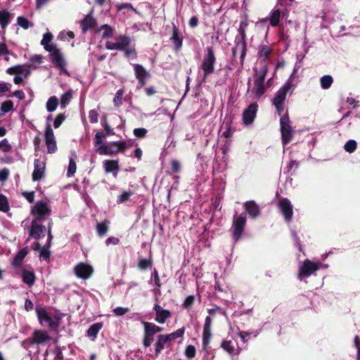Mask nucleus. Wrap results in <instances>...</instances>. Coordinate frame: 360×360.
<instances>
[{
  "mask_svg": "<svg viewBox=\"0 0 360 360\" xmlns=\"http://www.w3.org/2000/svg\"><path fill=\"white\" fill-rule=\"evenodd\" d=\"M185 330V327H181V328H179L176 331L165 335L166 336L169 342L171 343L172 341H174L176 338H182L184 335Z\"/></svg>",
  "mask_w": 360,
  "mask_h": 360,
  "instance_id": "a19ab883",
  "label": "nucleus"
},
{
  "mask_svg": "<svg viewBox=\"0 0 360 360\" xmlns=\"http://www.w3.org/2000/svg\"><path fill=\"white\" fill-rule=\"evenodd\" d=\"M170 342L165 335H159L155 344V356H158L165 347H169Z\"/></svg>",
  "mask_w": 360,
  "mask_h": 360,
  "instance_id": "b1692460",
  "label": "nucleus"
},
{
  "mask_svg": "<svg viewBox=\"0 0 360 360\" xmlns=\"http://www.w3.org/2000/svg\"><path fill=\"white\" fill-rule=\"evenodd\" d=\"M143 345L145 348H147L151 345L154 340L155 333L154 332L150 329V328L143 321Z\"/></svg>",
  "mask_w": 360,
  "mask_h": 360,
  "instance_id": "393cba45",
  "label": "nucleus"
},
{
  "mask_svg": "<svg viewBox=\"0 0 360 360\" xmlns=\"http://www.w3.org/2000/svg\"><path fill=\"white\" fill-rule=\"evenodd\" d=\"M49 248L47 245L44 246L41 248L39 257L40 258H42L43 259H49L51 256V252L49 250Z\"/></svg>",
  "mask_w": 360,
  "mask_h": 360,
  "instance_id": "69168bd1",
  "label": "nucleus"
},
{
  "mask_svg": "<svg viewBox=\"0 0 360 360\" xmlns=\"http://www.w3.org/2000/svg\"><path fill=\"white\" fill-rule=\"evenodd\" d=\"M254 71L255 72L256 79L255 82H260L261 83L264 84V80L266 78V73L268 72L267 65L264 63L261 70L258 72L256 68H254Z\"/></svg>",
  "mask_w": 360,
  "mask_h": 360,
  "instance_id": "f704fd0d",
  "label": "nucleus"
},
{
  "mask_svg": "<svg viewBox=\"0 0 360 360\" xmlns=\"http://www.w3.org/2000/svg\"><path fill=\"white\" fill-rule=\"evenodd\" d=\"M51 209L43 201H37L31 209V214L34 217L33 221H42L46 216L50 215Z\"/></svg>",
  "mask_w": 360,
  "mask_h": 360,
  "instance_id": "6e6552de",
  "label": "nucleus"
},
{
  "mask_svg": "<svg viewBox=\"0 0 360 360\" xmlns=\"http://www.w3.org/2000/svg\"><path fill=\"white\" fill-rule=\"evenodd\" d=\"M117 11L120 12L122 10H129V11H133L136 13H138L137 9L135 8L130 3H120L117 4L116 6Z\"/></svg>",
  "mask_w": 360,
  "mask_h": 360,
  "instance_id": "09e8293b",
  "label": "nucleus"
},
{
  "mask_svg": "<svg viewBox=\"0 0 360 360\" xmlns=\"http://www.w3.org/2000/svg\"><path fill=\"white\" fill-rule=\"evenodd\" d=\"M10 210L9 202L7 198L0 193V211L2 212H7Z\"/></svg>",
  "mask_w": 360,
  "mask_h": 360,
  "instance_id": "a18cd8bd",
  "label": "nucleus"
},
{
  "mask_svg": "<svg viewBox=\"0 0 360 360\" xmlns=\"http://www.w3.org/2000/svg\"><path fill=\"white\" fill-rule=\"evenodd\" d=\"M133 68L139 85L138 88H142L146 85V80L150 77V74L141 65L134 64Z\"/></svg>",
  "mask_w": 360,
  "mask_h": 360,
  "instance_id": "4468645a",
  "label": "nucleus"
},
{
  "mask_svg": "<svg viewBox=\"0 0 360 360\" xmlns=\"http://www.w3.org/2000/svg\"><path fill=\"white\" fill-rule=\"evenodd\" d=\"M13 108V102L11 100L3 102L1 105V114H6Z\"/></svg>",
  "mask_w": 360,
  "mask_h": 360,
  "instance_id": "8fccbe9b",
  "label": "nucleus"
},
{
  "mask_svg": "<svg viewBox=\"0 0 360 360\" xmlns=\"http://www.w3.org/2000/svg\"><path fill=\"white\" fill-rule=\"evenodd\" d=\"M22 280L27 285L32 286L35 283L36 276L34 271L23 269L22 271Z\"/></svg>",
  "mask_w": 360,
  "mask_h": 360,
  "instance_id": "c756f323",
  "label": "nucleus"
},
{
  "mask_svg": "<svg viewBox=\"0 0 360 360\" xmlns=\"http://www.w3.org/2000/svg\"><path fill=\"white\" fill-rule=\"evenodd\" d=\"M134 134L137 138H144L148 132L145 128H136L134 129Z\"/></svg>",
  "mask_w": 360,
  "mask_h": 360,
  "instance_id": "774afa93",
  "label": "nucleus"
},
{
  "mask_svg": "<svg viewBox=\"0 0 360 360\" xmlns=\"http://www.w3.org/2000/svg\"><path fill=\"white\" fill-rule=\"evenodd\" d=\"M132 194L133 193L130 191L122 192L117 199V202L122 203L127 201Z\"/></svg>",
  "mask_w": 360,
  "mask_h": 360,
  "instance_id": "052dcab7",
  "label": "nucleus"
},
{
  "mask_svg": "<svg viewBox=\"0 0 360 360\" xmlns=\"http://www.w3.org/2000/svg\"><path fill=\"white\" fill-rule=\"evenodd\" d=\"M46 163L39 159H35L34 162V171L32 179L34 181H40L45 176Z\"/></svg>",
  "mask_w": 360,
  "mask_h": 360,
  "instance_id": "a211bd4d",
  "label": "nucleus"
},
{
  "mask_svg": "<svg viewBox=\"0 0 360 360\" xmlns=\"http://www.w3.org/2000/svg\"><path fill=\"white\" fill-rule=\"evenodd\" d=\"M129 46H106L108 49L113 50V49H120L124 51V55L125 57L128 58L130 56H134V58L136 57V53L134 48H128Z\"/></svg>",
  "mask_w": 360,
  "mask_h": 360,
  "instance_id": "e433bc0d",
  "label": "nucleus"
},
{
  "mask_svg": "<svg viewBox=\"0 0 360 360\" xmlns=\"http://www.w3.org/2000/svg\"><path fill=\"white\" fill-rule=\"evenodd\" d=\"M153 266V262L151 259H140L138 262V267L141 270H146L148 268H151Z\"/></svg>",
  "mask_w": 360,
  "mask_h": 360,
  "instance_id": "864d4df0",
  "label": "nucleus"
},
{
  "mask_svg": "<svg viewBox=\"0 0 360 360\" xmlns=\"http://www.w3.org/2000/svg\"><path fill=\"white\" fill-rule=\"evenodd\" d=\"M39 221H32L31 226L29 232V237L26 240L27 243L30 238L39 240L44 236L46 227L44 225L39 224Z\"/></svg>",
  "mask_w": 360,
  "mask_h": 360,
  "instance_id": "f3484780",
  "label": "nucleus"
},
{
  "mask_svg": "<svg viewBox=\"0 0 360 360\" xmlns=\"http://www.w3.org/2000/svg\"><path fill=\"white\" fill-rule=\"evenodd\" d=\"M72 97V90L70 89L60 97V108H65L70 102Z\"/></svg>",
  "mask_w": 360,
  "mask_h": 360,
  "instance_id": "79ce46f5",
  "label": "nucleus"
},
{
  "mask_svg": "<svg viewBox=\"0 0 360 360\" xmlns=\"http://www.w3.org/2000/svg\"><path fill=\"white\" fill-rule=\"evenodd\" d=\"M360 34L359 27L350 26L347 28L345 25L340 27V32L336 36H345L348 34L358 35Z\"/></svg>",
  "mask_w": 360,
  "mask_h": 360,
  "instance_id": "473e14b6",
  "label": "nucleus"
},
{
  "mask_svg": "<svg viewBox=\"0 0 360 360\" xmlns=\"http://www.w3.org/2000/svg\"><path fill=\"white\" fill-rule=\"evenodd\" d=\"M123 94V89H120L117 91L113 99V103L115 107H120L122 104Z\"/></svg>",
  "mask_w": 360,
  "mask_h": 360,
  "instance_id": "6e6d98bb",
  "label": "nucleus"
},
{
  "mask_svg": "<svg viewBox=\"0 0 360 360\" xmlns=\"http://www.w3.org/2000/svg\"><path fill=\"white\" fill-rule=\"evenodd\" d=\"M243 207L246 214H248L252 219H256L260 214V209L259 205L254 201H246L243 204Z\"/></svg>",
  "mask_w": 360,
  "mask_h": 360,
  "instance_id": "412c9836",
  "label": "nucleus"
},
{
  "mask_svg": "<svg viewBox=\"0 0 360 360\" xmlns=\"http://www.w3.org/2000/svg\"><path fill=\"white\" fill-rule=\"evenodd\" d=\"M45 142L49 153H53L57 150L53 131L49 124L46 125L45 129Z\"/></svg>",
  "mask_w": 360,
  "mask_h": 360,
  "instance_id": "2eb2a0df",
  "label": "nucleus"
},
{
  "mask_svg": "<svg viewBox=\"0 0 360 360\" xmlns=\"http://www.w3.org/2000/svg\"><path fill=\"white\" fill-rule=\"evenodd\" d=\"M115 32V27L108 24H103L95 30V34L100 36L103 39H112Z\"/></svg>",
  "mask_w": 360,
  "mask_h": 360,
  "instance_id": "6ab92c4d",
  "label": "nucleus"
},
{
  "mask_svg": "<svg viewBox=\"0 0 360 360\" xmlns=\"http://www.w3.org/2000/svg\"><path fill=\"white\" fill-rule=\"evenodd\" d=\"M280 125L282 143L283 145H287L291 141L294 134V130L287 113L281 117Z\"/></svg>",
  "mask_w": 360,
  "mask_h": 360,
  "instance_id": "39448f33",
  "label": "nucleus"
},
{
  "mask_svg": "<svg viewBox=\"0 0 360 360\" xmlns=\"http://www.w3.org/2000/svg\"><path fill=\"white\" fill-rule=\"evenodd\" d=\"M7 73L9 75H23L25 77H27L30 74V70H24L21 65H15L11 68H9L6 70Z\"/></svg>",
  "mask_w": 360,
  "mask_h": 360,
  "instance_id": "72a5a7b5",
  "label": "nucleus"
},
{
  "mask_svg": "<svg viewBox=\"0 0 360 360\" xmlns=\"http://www.w3.org/2000/svg\"><path fill=\"white\" fill-rule=\"evenodd\" d=\"M74 273L77 277L83 280H87L92 276L94 268L89 264L79 262L75 266Z\"/></svg>",
  "mask_w": 360,
  "mask_h": 360,
  "instance_id": "9b49d317",
  "label": "nucleus"
},
{
  "mask_svg": "<svg viewBox=\"0 0 360 360\" xmlns=\"http://www.w3.org/2000/svg\"><path fill=\"white\" fill-rule=\"evenodd\" d=\"M17 23L18 25H20L21 27H22L25 30L28 29L30 27H32L33 25V23L30 22L28 19L23 16H19L17 18Z\"/></svg>",
  "mask_w": 360,
  "mask_h": 360,
  "instance_id": "603ef678",
  "label": "nucleus"
},
{
  "mask_svg": "<svg viewBox=\"0 0 360 360\" xmlns=\"http://www.w3.org/2000/svg\"><path fill=\"white\" fill-rule=\"evenodd\" d=\"M307 52L308 49H305L304 52H298L296 54L297 61L292 75L275 94L272 103L275 107L277 113L280 116L284 110V105L287 94L288 93L292 94L297 85V83L293 82L294 75L302 67V60Z\"/></svg>",
  "mask_w": 360,
  "mask_h": 360,
  "instance_id": "f257e3e1",
  "label": "nucleus"
},
{
  "mask_svg": "<svg viewBox=\"0 0 360 360\" xmlns=\"http://www.w3.org/2000/svg\"><path fill=\"white\" fill-rule=\"evenodd\" d=\"M211 318L210 316H207L205 320L202 332V344L204 346H207L210 342V340L211 338Z\"/></svg>",
  "mask_w": 360,
  "mask_h": 360,
  "instance_id": "a878e982",
  "label": "nucleus"
},
{
  "mask_svg": "<svg viewBox=\"0 0 360 360\" xmlns=\"http://www.w3.org/2000/svg\"><path fill=\"white\" fill-rule=\"evenodd\" d=\"M115 39L117 42L111 43L108 41L106 42L105 45H129L131 43L130 37L125 34H121Z\"/></svg>",
  "mask_w": 360,
  "mask_h": 360,
  "instance_id": "58836bf2",
  "label": "nucleus"
},
{
  "mask_svg": "<svg viewBox=\"0 0 360 360\" xmlns=\"http://www.w3.org/2000/svg\"><path fill=\"white\" fill-rule=\"evenodd\" d=\"M252 92L255 95L257 98H260L265 92L264 84L261 83L260 82L255 81Z\"/></svg>",
  "mask_w": 360,
  "mask_h": 360,
  "instance_id": "4c0bfd02",
  "label": "nucleus"
},
{
  "mask_svg": "<svg viewBox=\"0 0 360 360\" xmlns=\"http://www.w3.org/2000/svg\"><path fill=\"white\" fill-rule=\"evenodd\" d=\"M215 62V57L213 51L211 48L207 49V53L203 58L201 68L204 71L205 77L211 74L214 71V63Z\"/></svg>",
  "mask_w": 360,
  "mask_h": 360,
  "instance_id": "ddd939ff",
  "label": "nucleus"
},
{
  "mask_svg": "<svg viewBox=\"0 0 360 360\" xmlns=\"http://www.w3.org/2000/svg\"><path fill=\"white\" fill-rule=\"evenodd\" d=\"M0 149L4 153H8L11 151L12 146L6 139H4L0 141Z\"/></svg>",
  "mask_w": 360,
  "mask_h": 360,
  "instance_id": "bf43d9fd",
  "label": "nucleus"
},
{
  "mask_svg": "<svg viewBox=\"0 0 360 360\" xmlns=\"http://www.w3.org/2000/svg\"><path fill=\"white\" fill-rule=\"evenodd\" d=\"M248 27V22L247 19L241 20L239 27L238 29V34L235 38V44L237 46L246 45L245 41V32Z\"/></svg>",
  "mask_w": 360,
  "mask_h": 360,
  "instance_id": "aec40b11",
  "label": "nucleus"
},
{
  "mask_svg": "<svg viewBox=\"0 0 360 360\" xmlns=\"http://www.w3.org/2000/svg\"><path fill=\"white\" fill-rule=\"evenodd\" d=\"M107 136L105 134H103V132L98 131L95 134V141H94V146H97L98 145H101L103 141V139Z\"/></svg>",
  "mask_w": 360,
  "mask_h": 360,
  "instance_id": "338daca9",
  "label": "nucleus"
},
{
  "mask_svg": "<svg viewBox=\"0 0 360 360\" xmlns=\"http://www.w3.org/2000/svg\"><path fill=\"white\" fill-rule=\"evenodd\" d=\"M11 15L6 9L0 10V25L2 30H5L11 22Z\"/></svg>",
  "mask_w": 360,
  "mask_h": 360,
  "instance_id": "2f4dec72",
  "label": "nucleus"
},
{
  "mask_svg": "<svg viewBox=\"0 0 360 360\" xmlns=\"http://www.w3.org/2000/svg\"><path fill=\"white\" fill-rule=\"evenodd\" d=\"M75 37V34L72 31L68 32H60L57 38L63 41H69L70 39H72Z\"/></svg>",
  "mask_w": 360,
  "mask_h": 360,
  "instance_id": "3c124183",
  "label": "nucleus"
},
{
  "mask_svg": "<svg viewBox=\"0 0 360 360\" xmlns=\"http://www.w3.org/2000/svg\"><path fill=\"white\" fill-rule=\"evenodd\" d=\"M195 354L196 350L193 345H190L186 347L184 354L188 359H191L194 358L195 356Z\"/></svg>",
  "mask_w": 360,
  "mask_h": 360,
  "instance_id": "4d7b16f0",
  "label": "nucleus"
},
{
  "mask_svg": "<svg viewBox=\"0 0 360 360\" xmlns=\"http://www.w3.org/2000/svg\"><path fill=\"white\" fill-rule=\"evenodd\" d=\"M153 309L156 313L155 319L159 323H164L171 316V312L167 309H162L159 304H155Z\"/></svg>",
  "mask_w": 360,
  "mask_h": 360,
  "instance_id": "4be33fe9",
  "label": "nucleus"
},
{
  "mask_svg": "<svg viewBox=\"0 0 360 360\" xmlns=\"http://www.w3.org/2000/svg\"><path fill=\"white\" fill-rule=\"evenodd\" d=\"M278 206L284 217L285 221L290 223L293 214V206L291 202L286 198H281L278 200Z\"/></svg>",
  "mask_w": 360,
  "mask_h": 360,
  "instance_id": "9d476101",
  "label": "nucleus"
},
{
  "mask_svg": "<svg viewBox=\"0 0 360 360\" xmlns=\"http://www.w3.org/2000/svg\"><path fill=\"white\" fill-rule=\"evenodd\" d=\"M271 53V46H262L260 51L259 52V59L264 62L268 58L269 54Z\"/></svg>",
  "mask_w": 360,
  "mask_h": 360,
  "instance_id": "5fc2aeb1",
  "label": "nucleus"
},
{
  "mask_svg": "<svg viewBox=\"0 0 360 360\" xmlns=\"http://www.w3.org/2000/svg\"><path fill=\"white\" fill-rule=\"evenodd\" d=\"M101 125L104 128L105 131V135L110 136V135H114L115 131L113 129L110 127V124H108V120H107V115H105L101 120Z\"/></svg>",
  "mask_w": 360,
  "mask_h": 360,
  "instance_id": "de8ad7c7",
  "label": "nucleus"
},
{
  "mask_svg": "<svg viewBox=\"0 0 360 360\" xmlns=\"http://www.w3.org/2000/svg\"><path fill=\"white\" fill-rule=\"evenodd\" d=\"M51 339L45 331L37 330L33 333L32 342L36 344H42Z\"/></svg>",
  "mask_w": 360,
  "mask_h": 360,
  "instance_id": "c85d7f7f",
  "label": "nucleus"
},
{
  "mask_svg": "<svg viewBox=\"0 0 360 360\" xmlns=\"http://www.w3.org/2000/svg\"><path fill=\"white\" fill-rule=\"evenodd\" d=\"M333 82V79L332 76L328 75H324L320 79L321 86L323 89H329L331 86Z\"/></svg>",
  "mask_w": 360,
  "mask_h": 360,
  "instance_id": "c03bdc74",
  "label": "nucleus"
},
{
  "mask_svg": "<svg viewBox=\"0 0 360 360\" xmlns=\"http://www.w3.org/2000/svg\"><path fill=\"white\" fill-rule=\"evenodd\" d=\"M246 221V213H241L239 215L236 214L234 216L232 226L229 230L234 243L243 239L245 235Z\"/></svg>",
  "mask_w": 360,
  "mask_h": 360,
  "instance_id": "20e7f679",
  "label": "nucleus"
},
{
  "mask_svg": "<svg viewBox=\"0 0 360 360\" xmlns=\"http://www.w3.org/2000/svg\"><path fill=\"white\" fill-rule=\"evenodd\" d=\"M110 221L105 220L96 224V231L100 237L105 236L109 230Z\"/></svg>",
  "mask_w": 360,
  "mask_h": 360,
  "instance_id": "c9c22d12",
  "label": "nucleus"
},
{
  "mask_svg": "<svg viewBox=\"0 0 360 360\" xmlns=\"http://www.w3.org/2000/svg\"><path fill=\"white\" fill-rule=\"evenodd\" d=\"M269 19L265 18L261 20L260 22H258L255 24V27L257 30H262L266 34L267 32L268 27L266 25V23L268 22Z\"/></svg>",
  "mask_w": 360,
  "mask_h": 360,
  "instance_id": "0e129e2a",
  "label": "nucleus"
},
{
  "mask_svg": "<svg viewBox=\"0 0 360 360\" xmlns=\"http://www.w3.org/2000/svg\"><path fill=\"white\" fill-rule=\"evenodd\" d=\"M126 141H114L109 145H101L97 149L100 155H112L117 153H123L127 148Z\"/></svg>",
  "mask_w": 360,
  "mask_h": 360,
  "instance_id": "423d86ee",
  "label": "nucleus"
},
{
  "mask_svg": "<svg viewBox=\"0 0 360 360\" xmlns=\"http://www.w3.org/2000/svg\"><path fill=\"white\" fill-rule=\"evenodd\" d=\"M53 34L48 32L45 33L43 36V39L41 41V45H50V43L51 42L53 39ZM51 45H54L53 44H51Z\"/></svg>",
  "mask_w": 360,
  "mask_h": 360,
  "instance_id": "680f3d73",
  "label": "nucleus"
},
{
  "mask_svg": "<svg viewBox=\"0 0 360 360\" xmlns=\"http://www.w3.org/2000/svg\"><path fill=\"white\" fill-rule=\"evenodd\" d=\"M319 269L320 264L319 263H314L307 259L299 266L298 278L302 281L310 276Z\"/></svg>",
  "mask_w": 360,
  "mask_h": 360,
  "instance_id": "0eeeda50",
  "label": "nucleus"
},
{
  "mask_svg": "<svg viewBox=\"0 0 360 360\" xmlns=\"http://www.w3.org/2000/svg\"><path fill=\"white\" fill-rule=\"evenodd\" d=\"M28 247H25L22 248L14 257L12 261V265L15 269L20 268L23 262L25 257L28 254Z\"/></svg>",
  "mask_w": 360,
  "mask_h": 360,
  "instance_id": "bb28decb",
  "label": "nucleus"
},
{
  "mask_svg": "<svg viewBox=\"0 0 360 360\" xmlns=\"http://www.w3.org/2000/svg\"><path fill=\"white\" fill-rule=\"evenodd\" d=\"M184 34L179 27L174 23H172V32L170 39L174 45H182Z\"/></svg>",
  "mask_w": 360,
  "mask_h": 360,
  "instance_id": "cd10ccee",
  "label": "nucleus"
},
{
  "mask_svg": "<svg viewBox=\"0 0 360 360\" xmlns=\"http://www.w3.org/2000/svg\"><path fill=\"white\" fill-rule=\"evenodd\" d=\"M79 24L82 32L84 34L91 30H95L98 27V22L94 16V9H91L88 14L80 20Z\"/></svg>",
  "mask_w": 360,
  "mask_h": 360,
  "instance_id": "1a4fd4ad",
  "label": "nucleus"
},
{
  "mask_svg": "<svg viewBox=\"0 0 360 360\" xmlns=\"http://www.w3.org/2000/svg\"><path fill=\"white\" fill-rule=\"evenodd\" d=\"M36 311L41 324H46L53 330H56L58 328L59 323L54 321L44 308H37Z\"/></svg>",
  "mask_w": 360,
  "mask_h": 360,
  "instance_id": "f8f14e48",
  "label": "nucleus"
},
{
  "mask_svg": "<svg viewBox=\"0 0 360 360\" xmlns=\"http://www.w3.org/2000/svg\"><path fill=\"white\" fill-rule=\"evenodd\" d=\"M103 326V324L102 322H98L92 324L86 331V336L91 340H94Z\"/></svg>",
  "mask_w": 360,
  "mask_h": 360,
  "instance_id": "7c9ffc66",
  "label": "nucleus"
},
{
  "mask_svg": "<svg viewBox=\"0 0 360 360\" xmlns=\"http://www.w3.org/2000/svg\"><path fill=\"white\" fill-rule=\"evenodd\" d=\"M76 169H77L76 162H75V160L72 158H70L69 160V165H68V168L67 176L68 177L73 176L75 174V173L76 172Z\"/></svg>",
  "mask_w": 360,
  "mask_h": 360,
  "instance_id": "13d9d810",
  "label": "nucleus"
},
{
  "mask_svg": "<svg viewBox=\"0 0 360 360\" xmlns=\"http://www.w3.org/2000/svg\"><path fill=\"white\" fill-rule=\"evenodd\" d=\"M58 105V99L56 96H51L46 102V108L48 112H53L56 110Z\"/></svg>",
  "mask_w": 360,
  "mask_h": 360,
  "instance_id": "37998d69",
  "label": "nucleus"
},
{
  "mask_svg": "<svg viewBox=\"0 0 360 360\" xmlns=\"http://www.w3.org/2000/svg\"><path fill=\"white\" fill-rule=\"evenodd\" d=\"M45 50L49 53L50 60L53 65L67 75H69L66 66L68 63L66 61L64 53L58 49V46H44Z\"/></svg>",
  "mask_w": 360,
  "mask_h": 360,
  "instance_id": "7ed1b4c3",
  "label": "nucleus"
},
{
  "mask_svg": "<svg viewBox=\"0 0 360 360\" xmlns=\"http://www.w3.org/2000/svg\"><path fill=\"white\" fill-rule=\"evenodd\" d=\"M257 110L258 105L257 103H250L248 107L244 110L243 112V122L245 125L248 126L254 122Z\"/></svg>",
  "mask_w": 360,
  "mask_h": 360,
  "instance_id": "dca6fc26",
  "label": "nucleus"
},
{
  "mask_svg": "<svg viewBox=\"0 0 360 360\" xmlns=\"http://www.w3.org/2000/svg\"><path fill=\"white\" fill-rule=\"evenodd\" d=\"M281 11L279 9H274L270 13L269 21L273 27L278 25L281 18Z\"/></svg>",
  "mask_w": 360,
  "mask_h": 360,
  "instance_id": "ea45409f",
  "label": "nucleus"
},
{
  "mask_svg": "<svg viewBox=\"0 0 360 360\" xmlns=\"http://www.w3.org/2000/svg\"><path fill=\"white\" fill-rule=\"evenodd\" d=\"M231 334H229L226 340V352L233 358L238 356L245 344V338L250 336L248 332H240L239 328L231 326Z\"/></svg>",
  "mask_w": 360,
  "mask_h": 360,
  "instance_id": "f03ea898",
  "label": "nucleus"
},
{
  "mask_svg": "<svg viewBox=\"0 0 360 360\" xmlns=\"http://www.w3.org/2000/svg\"><path fill=\"white\" fill-rule=\"evenodd\" d=\"M65 120V115L63 113L57 115L53 122L54 128H58Z\"/></svg>",
  "mask_w": 360,
  "mask_h": 360,
  "instance_id": "e2e57ef3",
  "label": "nucleus"
},
{
  "mask_svg": "<svg viewBox=\"0 0 360 360\" xmlns=\"http://www.w3.org/2000/svg\"><path fill=\"white\" fill-rule=\"evenodd\" d=\"M103 168L105 173H112L114 177H116L120 169L118 160H106L103 162Z\"/></svg>",
  "mask_w": 360,
  "mask_h": 360,
  "instance_id": "5701e85b",
  "label": "nucleus"
},
{
  "mask_svg": "<svg viewBox=\"0 0 360 360\" xmlns=\"http://www.w3.org/2000/svg\"><path fill=\"white\" fill-rule=\"evenodd\" d=\"M356 148L357 143L355 140L353 139L347 141L344 146V149L345 150L346 152L349 153H352L353 152H354Z\"/></svg>",
  "mask_w": 360,
  "mask_h": 360,
  "instance_id": "49530a36",
  "label": "nucleus"
}]
</instances>
